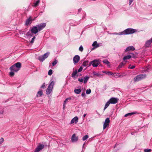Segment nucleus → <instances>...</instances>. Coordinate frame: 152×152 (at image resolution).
<instances>
[{"label": "nucleus", "mask_w": 152, "mask_h": 152, "mask_svg": "<svg viewBox=\"0 0 152 152\" xmlns=\"http://www.w3.org/2000/svg\"><path fill=\"white\" fill-rule=\"evenodd\" d=\"M46 25L45 23H42L30 28V30L33 34H36L38 31L42 30L46 26Z\"/></svg>", "instance_id": "f257e3e1"}, {"label": "nucleus", "mask_w": 152, "mask_h": 152, "mask_svg": "<svg viewBox=\"0 0 152 152\" xmlns=\"http://www.w3.org/2000/svg\"><path fill=\"white\" fill-rule=\"evenodd\" d=\"M21 64L20 62H17L10 67L11 71L18 72L21 67Z\"/></svg>", "instance_id": "f03ea898"}, {"label": "nucleus", "mask_w": 152, "mask_h": 152, "mask_svg": "<svg viewBox=\"0 0 152 152\" xmlns=\"http://www.w3.org/2000/svg\"><path fill=\"white\" fill-rule=\"evenodd\" d=\"M136 31H137V30L136 29L128 28L125 29L123 32H122V34H123V35L129 34H133Z\"/></svg>", "instance_id": "7ed1b4c3"}, {"label": "nucleus", "mask_w": 152, "mask_h": 152, "mask_svg": "<svg viewBox=\"0 0 152 152\" xmlns=\"http://www.w3.org/2000/svg\"><path fill=\"white\" fill-rule=\"evenodd\" d=\"M146 77V75L145 74H140L134 77V82L139 81L145 78Z\"/></svg>", "instance_id": "20e7f679"}, {"label": "nucleus", "mask_w": 152, "mask_h": 152, "mask_svg": "<svg viewBox=\"0 0 152 152\" xmlns=\"http://www.w3.org/2000/svg\"><path fill=\"white\" fill-rule=\"evenodd\" d=\"M54 83L53 81H52L49 85L48 88L46 90V94L47 95L49 94L52 91Z\"/></svg>", "instance_id": "39448f33"}, {"label": "nucleus", "mask_w": 152, "mask_h": 152, "mask_svg": "<svg viewBox=\"0 0 152 152\" xmlns=\"http://www.w3.org/2000/svg\"><path fill=\"white\" fill-rule=\"evenodd\" d=\"M50 53V52H48L45 53L43 55L40 56L39 57L38 59L41 61H43L48 57Z\"/></svg>", "instance_id": "423d86ee"}, {"label": "nucleus", "mask_w": 152, "mask_h": 152, "mask_svg": "<svg viewBox=\"0 0 152 152\" xmlns=\"http://www.w3.org/2000/svg\"><path fill=\"white\" fill-rule=\"evenodd\" d=\"M89 78L88 76H85L83 78H79L78 80L80 82H83V83L84 84L86 83L88 81Z\"/></svg>", "instance_id": "0eeeda50"}, {"label": "nucleus", "mask_w": 152, "mask_h": 152, "mask_svg": "<svg viewBox=\"0 0 152 152\" xmlns=\"http://www.w3.org/2000/svg\"><path fill=\"white\" fill-rule=\"evenodd\" d=\"M110 122V120L109 118H106L104 123L103 125V129H104L109 126Z\"/></svg>", "instance_id": "6e6552de"}, {"label": "nucleus", "mask_w": 152, "mask_h": 152, "mask_svg": "<svg viewBox=\"0 0 152 152\" xmlns=\"http://www.w3.org/2000/svg\"><path fill=\"white\" fill-rule=\"evenodd\" d=\"M118 99L116 98L112 97L109 100V101L111 104H115L118 102Z\"/></svg>", "instance_id": "1a4fd4ad"}, {"label": "nucleus", "mask_w": 152, "mask_h": 152, "mask_svg": "<svg viewBox=\"0 0 152 152\" xmlns=\"http://www.w3.org/2000/svg\"><path fill=\"white\" fill-rule=\"evenodd\" d=\"M80 60V57L78 55H76L73 58V61L74 64H75L77 63Z\"/></svg>", "instance_id": "9d476101"}, {"label": "nucleus", "mask_w": 152, "mask_h": 152, "mask_svg": "<svg viewBox=\"0 0 152 152\" xmlns=\"http://www.w3.org/2000/svg\"><path fill=\"white\" fill-rule=\"evenodd\" d=\"M44 147L43 145L40 144L35 149L34 152H39Z\"/></svg>", "instance_id": "9b49d317"}, {"label": "nucleus", "mask_w": 152, "mask_h": 152, "mask_svg": "<svg viewBox=\"0 0 152 152\" xmlns=\"http://www.w3.org/2000/svg\"><path fill=\"white\" fill-rule=\"evenodd\" d=\"M78 139V137L76 136L75 134H74L72 137L71 140L72 142H76L77 141Z\"/></svg>", "instance_id": "f8f14e48"}, {"label": "nucleus", "mask_w": 152, "mask_h": 152, "mask_svg": "<svg viewBox=\"0 0 152 152\" xmlns=\"http://www.w3.org/2000/svg\"><path fill=\"white\" fill-rule=\"evenodd\" d=\"M99 64V62L98 60H94L93 61L92 66L93 67L97 66Z\"/></svg>", "instance_id": "ddd939ff"}, {"label": "nucleus", "mask_w": 152, "mask_h": 152, "mask_svg": "<svg viewBox=\"0 0 152 152\" xmlns=\"http://www.w3.org/2000/svg\"><path fill=\"white\" fill-rule=\"evenodd\" d=\"M78 117L77 116L75 117L72 119L70 121V124H72L74 123H77L78 122Z\"/></svg>", "instance_id": "4468645a"}, {"label": "nucleus", "mask_w": 152, "mask_h": 152, "mask_svg": "<svg viewBox=\"0 0 152 152\" xmlns=\"http://www.w3.org/2000/svg\"><path fill=\"white\" fill-rule=\"evenodd\" d=\"M33 20L31 19V17H29V18L27 19L26 20L25 23L26 25L27 26L29 24H31Z\"/></svg>", "instance_id": "2eb2a0df"}, {"label": "nucleus", "mask_w": 152, "mask_h": 152, "mask_svg": "<svg viewBox=\"0 0 152 152\" xmlns=\"http://www.w3.org/2000/svg\"><path fill=\"white\" fill-rule=\"evenodd\" d=\"M135 50L133 46H130L129 47H128L126 48V49L125 50V51L126 52H127L129 50Z\"/></svg>", "instance_id": "dca6fc26"}, {"label": "nucleus", "mask_w": 152, "mask_h": 152, "mask_svg": "<svg viewBox=\"0 0 152 152\" xmlns=\"http://www.w3.org/2000/svg\"><path fill=\"white\" fill-rule=\"evenodd\" d=\"M131 54H132V55H128L124 56L123 58V60L125 61L126 60L129 59L130 58L132 57V55L133 56L134 55L133 53H132Z\"/></svg>", "instance_id": "f3484780"}, {"label": "nucleus", "mask_w": 152, "mask_h": 152, "mask_svg": "<svg viewBox=\"0 0 152 152\" xmlns=\"http://www.w3.org/2000/svg\"><path fill=\"white\" fill-rule=\"evenodd\" d=\"M71 99L72 98L71 97H69L65 99L64 103L63 108H64L66 103L68 102V101H70Z\"/></svg>", "instance_id": "a211bd4d"}, {"label": "nucleus", "mask_w": 152, "mask_h": 152, "mask_svg": "<svg viewBox=\"0 0 152 152\" xmlns=\"http://www.w3.org/2000/svg\"><path fill=\"white\" fill-rule=\"evenodd\" d=\"M92 45L94 48H97L99 46V45L97 44V42L96 41H95L93 42L92 44Z\"/></svg>", "instance_id": "6ab92c4d"}, {"label": "nucleus", "mask_w": 152, "mask_h": 152, "mask_svg": "<svg viewBox=\"0 0 152 152\" xmlns=\"http://www.w3.org/2000/svg\"><path fill=\"white\" fill-rule=\"evenodd\" d=\"M152 42V41L151 39L148 40L145 43V46L147 47H149Z\"/></svg>", "instance_id": "aec40b11"}, {"label": "nucleus", "mask_w": 152, "mask_h": 152, "mask_svg": "<svg viewBox=\"0 0 152 152\" xmlns=\"http://www.w3.org/2000/svg\"><path fill=\"white\" fill-rule=\"evenodd\" d=\"M74 93L76 94H80L81 92V88L77 89L76 88L74 90Z\"/></svg>", "instance_id": "412c9836"}, {"label": "nucleus", "mask_w": 152, "mask_h": 152, "mask_svg": "<svg viewBox=\"0 0 152 152\" xmlns=\"http://www.w3.org/2000/svg\"><path fill=\"white\" fill-rule=\"evenodd\" d=\"M88 63L89 61H86L83 62L82 65L84 67L88 66Z\"/></svg>", "instance_id": "4be33fe9"}, {"label": "nucleus", "mask_w": 152, "mask_h": 152, "mask_svg": "<svg viewBox=\"0 0 152 152\" xmlns=\"http://www.w3.org/2000/svg\"><path fill=\"white\" fill-rule=\"evenodd\" d=\"M114 75V77L116 78H117L118 77H120L121 76H122L121 75L120 73H114V75Z\"/></svg>", "instance_id": "5701e85b"}, {"label": "nucleus", "mask_w": 152, "mask_h": 152, "mask_svg": "<svg viewBox=\"0 0 152 152\" xmlns=\"http://www.w3.org/2000/svg\"><path fill=\"white\" fill-rule=\"evenodd\" d=\"M102 72L103 73H105L109 75H114V73H113L110 72H106L105 71H103Z\"/></svg>", "instance_id": "b1692460"}, {"label": "nucleus", "mask_w": 152, "mask_h": 152, "mask_svg": "<svg viewBox=\"0 0 152 152\" xmlns=\"http://www.w3.org/2000/svg\"><path fill=\"white\" fill-rule=\"evenodd\" d=\"M137 113L136 112H133L131 113H128L125 114L124 115L125 117H126L128 116H131L133 114H135Z\"/></svg>", "instance_id": "393cba45"}, {"label": "nucleus", "mask_w": 152, "mask_h": 152, "mask_svg": "<svg viewBox=\"0 0 152 152\" xmlns=\"http://www.w3.org/2000/svg\"><path fill=\"white\" fill-rule=\"evenodd\" d=\"M77 73V70H75V71L73 72L72 73V76L73 77H74L75 76L76 74Z\"/></svg>", "instance_id": "a878e982"}, {"label": "nucleus", "mask_w": 152, "mask_h": 152, "mask_svg": "<svg viewBox=\"0 0 152 152\" xmlns=\"http://www.w3.org/2000/svg\"><path fill=\"white\" fill-rule=\"evenodd\" d=\"M103 63L107 64L108 66H110V63L106 59L104 60L103 61Z\"/></svg>", "instance_id": "bb28decb"}, {"label": "nucleus", "mask_w": 152, "mask_h": 152, "mask_svg": "<svg viewBox=\"0 0 152 152\" xmlns=\"http://www.w3.org/2000/svg\"><path fill=\"white\" fill-rule=\"evenodd\" d=\"M26 35L27 36H33V34H32L31 32V31L30 30L26 34Z\"/></svg>", "instance_id": "cd10ccee"}, {"label": "nucleus", "mask_w": 152, "mask_h": 152, "mask_svg": "<svg viewBox=\"0 0 152 152\" xmlns=\"http://www.w3.org/2000/svg\"><path fill=\"white\" fill-rule=\"evenodd\" d=\"M93 73L95 75L98 76H101L102 75L100 74L99 72H97L94 71L93 72Z\"/></svg>", "instance_id": "c85d7f7f"}, {"label": "nucleus", "mask_w": 152, "mask_h": 152, "mask_svg": "<svg viewBox=\"0 0 152 152\" xmlns=\"http://www.w3.org/2000/svg\"><path fill=\"white\" fill-rule=\"evenodd\" d=\"M40 2L39 0H37L34 4V7H36L39 4Z\"/></svg>", "instance_id": "c756f323"}, {"label": "nucleus", "mask_w": 152, "mask_h": 152, "mask_svg": "<svg viewBox=\"0 0 152 152\" xmlns=\"http://www.w3.org/2000/svg\"><path fill=\"white\" fill-rule=\"evenodd\" d=\"M125 62H122L121 63H120V64L118 68H121L122 67V66L124 65L125 64Z\"/></svg>", "instance_id": "7c9ffc66"}, {"label": "nucleus", "mask_w": 152, "mask_h": 152, "mask_svg": "<svg viewBox=\"0 0 152 152\" xmlns=\"http://www.w3.org/2000/svg\"><path fill=\"white\" fill-rule=\"evenodd\" d=\"M43 93L42 91L41 90L39 91L37 93V96H38V95H39V96H41L42 95Z\"/></svg>", "instance_id": "2f4dec72"}, {"label": "nucleus", "mask_w": 152, "mask_h": 152, "mask_svg": "<svg viewBox=\"0 0 152 152\" xmlns=\"http://www.w3.org/2000/svg\"><path fill=\"white\" fill-rule=\"evenodd\" d=\"M88 137V136L87 135H85L83 138V140L84 141L86 140Z\"/></svg>", "instance_id": "473e14b6"}, {"label": "nucleus", "mask_w": 152, "mask_h": 152, "mask_svg": "<svg viewBox=\"0 0 152 152\" xmlns=\"http://www.w3.org/2000/svg\"><path fill=\"white\" fill-rule=\"evenodd\" d=\"M86 94H90L91 92V90L90 89H87L86 91Z\"/></svg>", "instance_id": "72a5a7b5"}, {"label": "nucleus", "mask_w": 152, "mask_h": 152, "mask_svg": "<svg viewBox=\"0 0 152 152\" xmlns=\"http://www.w3.org/2000/svg\"><path fill=\"white\" fill-rule=\"evenodd\" d=\"M151 149H144V151L145 152H151Z\"/></svg>", "instance_id": "f704fd0d"}, {"label": "nucleus", "mask_w": 152, "mask_h": 152, "mask_svg": "<svg viewBox=\"0 0 152 152\" xmlns=\"http://www.w3.org/2000/svg\"><path fill=\"white\" fill-rule=\"evenodd\" d=\"M53 74V71L52 70L50 69L49 70L48 72V74L49 75H51Z\"/></svg>", "instance_id": "c9c22d12"}, {"label": "nucleus", "mask_w": 152, "mask_h": 152, "mask_svg": "<svg viewBox=\"0 0 152 152\" xmlns=\"http://www.w3.org/2000/svg\"><path fill=\"white\" fill-rule=\"evenodd\" d=\"M58 62V61L56 60H55L52 63V65L53 66H54L56 65Z\"/></svg>", "instance_id": "e433bc0d"}, {"label": "nucleus", "mask_w": 152, "mask_h": 152, "mask_svg": "<svg viewBox=\"0 0 152 152\" xmlns=\"http://www.w3.org/2000/svg\"><path fill=\"white\" fill-rule=\"evenodd\" d=\"M122 34V32H120L119 33H113L111 34H115V35H123V34Z\"/></svg>", "instance_id": "4c0bfd02"}, {"label": "nucleus", "mask_w": 152, "mask_h": 152, "mask_svg": "<svg viewBox=\"0 0 152 152\" xmlns=\"http://www.w3.org/2000/svg\"><path fill=\"white\" fill-rule=\"evenodd\" d=\"M35 39V37L34 36L31 39V40L30 41V42L31 43H32L34 42V41Z\"/></svg>", "instance_id": "58836bf2"}, {"label": "nucleus", "mask_w": 152, "mask_h": 152, "mask_svg": "<svg viewBox=\"0 0 152 152\" xmlns=\"http://www.w3.org/2000/svg\"><path fill=\"white\" fill-rule=\"evenodd\" d=\"M15 71H11L10 72V76H12L14 75V72Z\"/></svg>", "instance_id": "ea45409f"}, {"label": "nucleus", "mask_w": 152, "mask_h": 152, "mask_svg": "<svg viewBox=\"0 0 152 152\" xmlns=\"http://www.w3.org/2000/svg\"><path fill=\"white\" fill-rule=\"evenodd\" d=\"M79 50L81 51H82L83 50V48L82 45L80 46L79 48Z\"/></svg>", "instance_id": "a19ab883"}, {"label": "nucleus", "mask_w": 152, "mask_h": 152, "mask_svg": "<svg viewBox=\"0 0 152 152\" xmlns=\"http://www.w3.org/2000/svg\"><path fill=\"white\" fill-rule=\"evenodd\" d=\"M4 141V139L3 138L1 137L0 139V145Z\"/></svg>", "instance_id": "79ce46f5"}, {"label": "nucleus", "mask_w": 152, "mask_h": 152, "mask_svg": "<svg viewBox=\"0 0 152 152\" xmlns=\"http://www.w3.org/2000/svg\"><path fill=\"white\" fill-rule=\"evenodd\" d=\"M83 69V68L81 66H80V68H79V69H78L77 72H81L82 70Z\"/></svg>", "instance_id": "37998d69"}, {"label": "nucleus", "mask_w": 152, "mask_h": 152, "mask_svg": "<svg viewBox=\"0 0 152 152\" xmlns=\"http://www.w3.org/2000/svg\"><path fill=\"white\" fill-rule=\"evenodd\" d=\"M81 96H83V97H85L86 96V94L85 92H83L82 93V94H81Z\"/></svg>", "instance_id": "c03bdc74"}, {"label": "nucleus", "mask_w": 152, "mask_h": 152, "mask_svg": "<svg viewBox=\"0 0 152 152\" xmlns=\"http://www.w3.org/2000/svg\"><path fill=\"white\" fill-rule=\"evenodd\" d=\"M135 67V66L134 65H133V66H129L128 68L129 69H133Z\"/></svg>", "instance_id": "a18cd8bd"}, {"label": "nucleus", "mask_w": 152, "mask_h": 152, "mask_svg": "<svg viewBox=\"0 0 152 152\" xmlns=\"http://www.w3.org/2000/svg\"><path fill=\"white\" fill-rule=\"evenodd\" d=\"M92 64H93V61H92L90 62L89 64H88V67L89 66H91V65H92Z\"/></svg>", "instance_id": "49530a36"}, {"label": "nucleus", "mask_w": 152, "mask_h": 152, "mask_svg": "<svg viewBox=\"0 0 152 152\" xmlns=\"http://www.w3.org/2000/svg\"><path fill=\"white\" fill-rule=\"evenodd\" d=\"M110 104V103L109 100L106 103V104L107 105V106H109Z\"/></svg>", "instance_id": "de8ad7c7"}, {"label": "nucleus", "mask_w": 152, "mask_h": 152, "mask_svg": "<svg viewBox=\"0 0 152 152\" xmlns=\"http://www.w3.org/2000/svg\"><path fill=\"white\" fill-rule=\"evenodd\" d=\"M108 107V106H107V105L105 104V106H104V110H105L107 108V107Z\"/></svg>", "instance_id": "09e8293b"}, {"label": "nucleus", "mask_w": 152, "mask_h": 152, "mask_svg": "<svg viewBox=\"0 0 152 152\" xmlns=\"http://www.w3.org/2000/svg\"><path fill=\"white\" fill-rule=\"evenodd\" d=\"M45 87V83H44L41 86V88H44Z\"/></svg>", "instance_id": "8fccbe9b"}, {"label": "nucleus", "mask_w": 152, "mask_h": 152, "mask_svg": "<svg viewBox=\"0 0 152 152\" xmlns=\"http://www.w3.org/2000/svg\"><path fill=\"white\" fill-rule=\"evenodd\" d=\"M134 0H129V5H130L133 2V1Z\"/></svg>", "instance_id": "3c124183"}, {"label": "nucleus", "mask_w": 152, "mask_h": 152, "mask_svg": "<svg viewBox=\"0 0 152 152\" xmlns=\"http://www.w3.org/2000/svg\"><path fill=\"white\" fill-rule=\"evenodd\" d=\"M86 115V114H84L83 115V118H84V117H85Z\"/></svg>", "instance_id": "603ef678"}, {"label": "nucleus", "mask_w": 152, "mask_h": 152, "mask_svg": "<svg viewBox=\"0 0 152 152\" xmlns=\"http://www.w3.org/2000/svg\"><path fill=\"white\" fill-rule=\"evenodd\" d=\"M82 10V9L81 8H80V9H79L78 10V11L79 12H80L81 11V10Z\"/></svg>", "instance_id": "864d4df0"}, {"label": "nucleus", "mask_w": 152, "mask_h": 152, "mask_svg": "<svg viewBox=\"0 0 152 152\" xmlns=\"http://www.w3.org/2000/svg\"><path fill=\"white\" fill-rule=\"evenodd\" d=\"M3 111L2 110L0 111V114H3Z\"/></svg>", "instance_id": "5fc2aeb1"}, {"label": "nucleus", "mask_w": 152, "mask_h": 152, "mask_svg": "<svg viewBox=\"0 0 152 152\" xmlns=\"http://www.w3.org/2000/svg\"><path fill=\"white\" fill-rule=\"evenodd\" d=\"M85 143H84L83 145V148L84 146V145H85Z\"/></svg>", "instance_id": "6e6d98bb"}, {"label": "nucleus", "mask_w": 152, "mask_h": 152, "mask_svg": "<svg viewBox=\"0 0 152 152\" xmlns=\"http://www.w3.org/2000/svg\"><path fill=\"white\" fill-rule=\"evenodd\" d=\"M20 34H23V33L22 32H20Z\"/></svg>", "instance_id": "4d7b16f0"}, {"label": "nucleus", "mask_w": 152, "mask_h": 152, "mask_svg": "<svg viewBox=\"0 0 152 152\" xmlns=\"http://www.w3.org/2000/svg\"><path fill=\"white\" fill-rule=\"evenodd\" d=\"M84 18V16H83L82 18L83 19Z\"/></svg>", "instance_id": "13d9d810"}, {"label": "nucleus", "mask_w": 152, "mask_h": 152, "mask_svg": "<svg viewBox=\"0 0 152 152\" xmlns=\"http://www.w3.org/2000/svg\"><path fill=\"white\" fill-rule=\"evenodd\" d=\"M131 134H132V135H133V133H131Z\"/></svg>", "instance_id": "bf43d9fd"}, {"label": "nucleus", "mask_w": 152, "mask_h": 152, "mask_svg": "<svg viewBox=\"0 0 152 152\" xmlns=\"http://www.w3.org/2000/svg\"><path fill=\"white\" fill-rule=\"evenodd\" d=\"M152 41V38H151V39Z\"/></svg>", "instance_id": "052dcab7"}, {"label": "nucleus", "mask_w": 152, "mask_h": 152, "mask_svg": "<svg viewBox=\"0 0 152 152\" xmlns=\"http://www.w3.org/2000/svg\"><path fill=\"white\" fill-rule=\"evenodd\" d=\"M116 146V145H115V146L114 147V148H115V146Z\"/></svg>", "instance_id": "680f3d73"}]
</instances>
